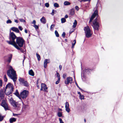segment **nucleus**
<instances>
[{"mask_svg":"<svg viewBox=\"0 0 123 123\" xmlns=\"http://www.w3.org/2000/svg\"><path fill=\"white\" fill-rule=\"evenodd\" d=\"M17 37L13 32H11L10 31L9 36L10 41H7L6 42L9 44L12 45L14 46L16 45L15 40L16 39Z\"/></svg>","mask_w":123,"mask_h":123,"instance_id":"obj_1","label":"nucleus"},{"mask_svg":"<svg viewBox=\"0 0 123 123\" xmlns=\"http://www.w3.org/2000/svg\"><path fill=\"white\" fill-rule=\"evenodd\" d=\"M5 88V93L6 95H8L13 92L14 88L13 85L9 83L6 85Z\"/></svg>","mask_w":123,"mask_h":123,"instance_id":"obj_2","label":"nucleus"},{"mask_svg":"<svg viewBox=\"0 0 123 123\" xmlns=\"http://www.w3.org/2000/svg\"><path fill=\"white\" fill-rule=\"evenodd\" d=\"M7 74L10 78L13 80L15 83L17 79L15 71L12 69L9 70L7 71Z\"/></svg>","mask_w":123,"mask_h":123,"instance_id":"obj_3","label":"nucleus"},{"mask_svg":"<svg viewBox=\"0 0 123 123\" xmlns=\"http://www.w3.org/2000/svg\"><path fill=\"white\" fill-rule=\"evenodd\" d=\"M15 42L16 44L20 48L22 47L24 43H25V41L23 38L20 37H17Z\"/></svg>","mask_w":123,"mask_h":123,"instance_id":"obj_4","label":"nucleus"},{"mask_svg":"<svg viewBox=\"0 0 123 123\" xmlns=\"http://www.w3.org/2000/svg\"><path fill=\"white\" fill-rule=\"evenodd\" d=\"M86 36L87 38L90 37L92 35V33L90 29L88 26H87L84 28Z\"/></svg>","mask_w":123,"mask_h":123,"instance_id":"obj_5","label":"nucleus"},{"mask_svg":"<svg viewBox=\"0 0 123 123\" xmlns=\"http://www.w3.org/2000/svg\"><path fill=\"white\" fill-rule=\"evenodd\" d=\"M29 92L28 91L24 90L20 94V96L23 99H25L28 95Z\"/></svg>","mask_w":123,"mask_h":123,"instance_id":"obj_6","label":"nucleus"},{"mask_svg":"<svg viewBox=\"0 0 123 123\" xmlns=\"http://www.w3.org/2000/svg\"><path fill=\"white\" fill-rule=\"evenodd\" d=\"M1 105L4 108L5 110H8V107L6 103V99L2 100Z\"/></svg>","mask_w":123,"mask_h":123,"instance_id":"obj_7","label":"nucleus"},{"mask_svg":"<svg viewBox=\"0 0 123 123\" xmlns=\"http://www.w3.org/2000/svg\"><path fill=\"white\" fill-rule=\"evenodd\" d=\"M10 102L12 105L15 108H17V109H19L20 107V104H18L17 102H16L12 99H11L10 100Z\"/></svg>","mask_w":123,"mask_h":123,"instance_id":"obj_8","label":"nucleus"},{"mask_svg":"<svg viewBox=\"0 0 123 123\" xmlns=\"http://www.w3.org/2000/svg\"><path fill=\"white\" fill-rule=\"evenodd\" d=\"M97 18H96L93 22V27L94 29L96 30H98L99 27L98 23L97 21Z\"/></svg>","mask_w":123,"mask_h":123,"instance_id":"obj_9","label":"nucleus"},{"mask_svg":"<svg viewBox=\"0 0 123 123\" xmlns=\"http://www.w3.org/2000/svg\"><path fill=\"white\" fill-rule=\"evenodd\" d=\"M98 11L97 10H96L94 11V13L92 16L91 18H90V20L89 22V23H91L92 20L95 18V17L97 16L98 15Z\"/></svg>","mask_w":123,"mask_h":123,"instance_id":"obj_10","label":"nucleus"},{"mask_svg":"<svg viewBox=\"0 0 123 123\" xmlns=\"http://www.w3.org/2000/svg\"><path fill=\"white\" fill-rule=\"evenodd\" d=\"M73 79L70 77H68L67 79L65 81V84H68L69 83L71 84L72 83Z\"/></svg>","mask_w":123,"mask_h":123,"instance_id":"obj_11","label":"nucleus"},{"mask_svg":"<svg viewBox=\"0 0 123 123\" xmlns=\"http://www.w3.org/2000/svg\"><path fill=\"white\" fill-rule=\"evenodd\" d=\"M48 88L47 87L46 85L42 83L41 84V88L40 89L41 91H46Z\"/></svg>","mask_w":123,"mask_h":123,"instance_id":"obj_12","label":"nucleus"},{"mask_svg":"<svg viewBox=\"0 0 123 123\" xmlns=\"http://www.w3.org/2000/svg\"><path fill=\"white\" fill-rule=\"evenodd\" d=\"M4 92L3 89H1L0 90V98L1 99H3L5 97Z\"/></svg>","mask_w":123,"mask_h":123,"instance_id":"obj_13","label":"nucleus"},{"mask_svg":"<svg viewBox=\"0 0 123 123\" xmlns=\"http://www.w3.org/2000/svg\"><path fill=\"white\" fill-rule=\"evenodd\" d=\"M50 62V60L49 59H46L44 61V67L45 68H46L47 67V64Z\"/></svg>","mask_w":123,"mask_h":123,"instance_id":"obj_14","label":"nucleus"},{"mask_svg":"<svg viewBox=\"0 0 123 123\" xmlns=\"http://www.w3.org/2000/svg\"><path fill=\"white\" fill-rule=\"evenodd\" d=\"M11 29L12 31L17 33H18L19 32V31L18 29L15 27H12L11 28Z\"/></svg>","mask_w":123,"mask_h":123,"instance_id":"obj_15","label":"nucleus"},{"mask_svg":"<svg viewBox=\"0 0 123 123\" xmlns=\"http://www.w3.org/2000/svg\"><path fill=\"white\" fill-rule=\"evenodd\" d=\"M8 58L6 61L9 63L11 61L12 57V55L10 54L8 55Z\"/></svg>","mask_w":123,"mask_h":123,"instance_id":"obj_16","label":"nucleus"},{"mask_svg":"<svg viewBox=\"0 0 123 123\" xmlns=\"http://www.w3.org/2000/svg\"><path fill=\"white\" fill-rule=\"evenodd\" d=\"M40 21L41 22L43 23V24H45L46 23V20L45 19V18L43 16L41 19Z\"/></svg>","mask_w":123,"mask_h":123,"instance_id":"obj_17","label":"nucleus"},{"mask_svg":"<svg viewBox=\"0 0 123 123\" xmlns=\"http://www.w3.org/2000/svg\"><path fill=\"white\" fill-rule=\"evenodd\" d=\"M16 49H17L18 50H20V51L22 53H23L24 52V51L23 49L22 48H20V47H19L18 46L17 44L15 45V46H14Z\"/></svg>","mask_w":123,"mask_h":123,"instance_id":"obj_18","label":"nucleus"},{"mask_svg":"<svg viewBox=\"0 0 123 123\" xmlns=\"http://www.w3.org/2000/svg\"><path fill=\"white\" fill-rule=\"evenodd\" d=\"M16 121V119L14 118H12L9 119V122L10 123H12Z\"/></svg>","mask_w":123,"mask_h":123,"instance_id":"obj_19","label":"nucleus"},{"mask_svg":"<svg viewBox=\"0 0 123 123\" xmlns=\"http://www.w3.org/2000/svg\"><path fill=\"white\" fill-rule=\"evenodd\" d=\"M29 74L30 75L32 76L34 75V72L32 69H31L29 71Z\"/></svg>","mask_w":123,"mask_h":123,"instance_id":"obj_20","label":"nucleus"},{"mask_svg":"<svg viewBox=\"0 0 123 123\" xmlns=\"http://www.w3.org/2000/svg\"><path fill=\"white\" fill-rule=\"evenodd\" d=\"M22 84L25 86H28V84L26 81L25 80Z\"/></svg>","mask_w":123,"mask_h":123,"instance_id":"obj_21","label":"nucleus"},{"mask_svg":"<svg viewBox=\"0 0 123 123\" xmlns=\"http://www.w3.org/2000/svg\"><path fill=\"white\" fill-rule=\"evenodd\" d=\"M74 13V10L73 9H72L71 10V11L70 12V14L71 15H73Z\"/></svg>","mask_w":123,"mask_h":123,"instance_id":"obj_22","label":"nucleus"},{"mask_svg":"<svg viewBox=\"0 0 123 123\" xmlns=\"http://www.w3.org/2000/svg\"><path fill=\"white\" fill-rule=\"evenodd\" d=\"M76 43V41L75 40H74L73 42L72 43V48H74V46L75 45Z\"/></svg>","mask_w":123,"mask_h":123,"instance_id":"obj_23","label":"nucleus"},{"mask_svg":"<svg viewBox=\"0 0 123 123\" xmlns=\"http://www.w3.org/2000/svg\"><path fill=\"white\" fill-rule=\"evenodd\" d=\"M14 94L17 97H19L20 96L19 94V93L17 90H16V92L14 93Z\"/></svg>","mask_w":123,"mask_h":123,"instance_id":"obj_24","label":"nucleus"},{"mask_svg":"<svg viewBox=\"0 0 123 123\" xmlns=\"http://www.w3.org/2000/svg\"><path fill=\"white\" fill-rule=\"evenodd\" d=\"M70 3L68 1H65L64 2V4L65 5L67 6L70 5Z\"/></svg>","mask_w":123,"mask_h":123,"instance_id":"obj_25","label":"nucleus"},{"mask_svg":"<svg viewBox=\"0 0 123 123\" xmlns=\"http://www.w3.org/2000/svg\"><path fill=\"white\" fill-rule=\"evenodd\" d=\"M77 24V21L76 20H75L74 22L73 23V27L74 28L75 27Z\"/></svg>","mask_w":123,"mask_h":123,"instance_id":"obj_26","label":"nucleus"},{"mask_svg":"<svg viewBox=\"0 0 123 123\" xmlns=\"http://www.w3.org/2000/svg\"><path fill=\"white\" fill-rule=\"evenodd\" d=\"M18 80L20 82V83H22L24 82V81L25 80H24L23 79L21 78H19Z\"/></svg>","mask_w":123,"mask_h":123,"instance_id":"obj_27","label":"nucleus"},{"mask_svg":"<svg viewBox=\"0 0 123 123\" xmlns=\"http://www.w3.org/2000/svg\"><path fill=\"white\" fill-rule=\"evenodd\" d=\"M57 114L58 116L59 117H61L62 116V112H58L57 113Z\"/></svg>","mask_w":123,"mask_h":123,"instance_id":"obj_28","label":"nucleus"},{"mask_svg":"<svg viewBox=\"0 0 123 123\" xmlns=\"http://www.w3.org/2000/svg\"><path fill=\"white\" fill-rule=\"evenodd\" d=\"M36 56L38 60V61H39L41 59L40 56L37 53L36 54Z\"/></svg>","mask_w":123,"mask_h":123,"instance_id":"obj_29","label":"nucleus"},{"mask_svg":"<svg viewBox=\"0 0 123 123\" xmlns=\"http://www.w3.org/2000/svg\"><path fill=\"white\" fill-rule=\"evenodd\" d=\"M61 23H65L66 21V20L65 18H63L61 19Z\"/></svg>","mask_w":123,"mask_h":123,"instance_id":"obj_30","label":"nucleus"},{"mask_svg":"<svg viewBox=\"0 0 123 123\" xmlns=\"http://www.w3.org/2000/svg\"><path fill=\"white\" fill-rule=\"evenodd\" d=\"M4 116H2V115L0 114V121H2L4 119Z\"/></svg>","mask_w":123,"mask_h":123,"instance_id":"obj_31","label":"nucleus"},{"mask_svg":"<svg viewBox=\"0 0 123 123\" xmlns=\"http://www.w3.org/2000/svg\"><path fill=\"white\" fill-rule=\"evenodd\" d=\"M55 33L56 36L57 37H59V35L57 31L56 30H55Z\"/></svg>","mask_w":123,"mask_h":123,"instance_id":"obj_32","label":"nucleus"},{"mask_svg":"<svg viewBox=\"0 0 123 123\" xmlns=\"http://www.w3.org/2000/svg\"><path fill=\"white\" fill-rule=\"evenodd\" d=\"M4 80L5 82L7 81V79L6 78V75H4Z\"/></svg>","mask_w":123,"mask_h":123,"instance_id":"obj_33","label":"nucleus"},{"mask_svg":"<svg viewBox=\"0 0 123 123\" xmlns=\"http://www.w3.org/2000/svg\"><path fill=\"white\" fill-rule=\"evenodd\" d=\"M54 6L56 7H59V4L57 3H55L54 5Z\"/></svg>","mask_w":123,"mask_h":123,"instance_id":"obj_34","label":"nucleus"},{"mask_svg":"<svg viewBox=\"0 0 123 123\" xmlns=\"http://www.w3.org/2000/svg\"><path fill=\"white\" fill-rule=\"evenodd\" d=\"M66 111L68 113L70 112V109L69 108V107H65Z\"/></svg>","mask_w":123,"mask_h":123,"instance_id":"obj_35","label":"nucleus"},{"mask_svg":"<svg viewBox=\"0 0 123 123\" xmlns=\"http://www.w3.org/2000/svg\"><path fill=\"white\" fill-rule=\"evenodd\" d=\"M55 26V25L54 24L51 25L50 27V30H52L53 28Z\"/></svg>","mask_w":123,"mask_h":123,"instance_id":"obj_36","label":"nucleus"},{"mask_svg":"<svg viewBox=\"0 0 123 123\" xmlns=\"http://www.w3.org/2000/svg\"><path fill=\"white\" fill-rule=\"evenodd\" d=\"M69 107V104L68 102H66L65 107Z\"/></svg>","mask_w":123,"mask_h":123,"instance_id":"obj_37","label":"nucleus"},{"mask_svg":"<svg viewBox=\"0 0 123 123\" xmlns=\"http://www.w3.org/2000/svg\"><path fill=\"white\" fill-rule=\"evenodd\" d=\"M45 6L47 7H48L49 6V4L48 3H46L45 4Z\"/></svg>","mask_w":123,"mask_h":123,"instance_id":"obj_38","label":"nucleus"},{"mask_svg":"<svg viewBox=\"0 0 123 123\" xmlns=\"http://www.w3.org/2000/svg\"><path fill=\"white\" fill-rule=\"evenodd\" d=\"M12 22L11 21L10 19L6 21V23L7 24L11 23Z\"/></svg>","mask_w":123,"mask_h":123,"instance_id":"obj_39","label":"nucleus"},{"mask_svg":"<svg viewBox=\"0 0 123 123\" xmlns=\"http://www.w3.org/2000/svg\"><path fill=\"white\" fill-rule=\"evenodd\" d=\"M19 20L21 22H25V20L22 18L20 19H19Z\"/></svg>","mask_w":123,"mask_h":123,"instance_id":"obj_40","label":"nucleus"},{"mask_svg":"<svg viewBox=\"0 0 123 123\" xmlns=\"http://www.w3.org/2000/svg\"><path fill=\"white\" fill-rule=\"evenodd\" d=\"M36 29H37L38 28V27L36 25H34L33 26Z\"/></svg>","mask_w":123,"mask_h":123,"instance_id":"obj_41","label":"nucleus"},{"mask_svg":"<svg viewBox=\"0 0 123 123\" xmlns=\"http://www.w3.org/2000/svg\"><path fill=\"white\" fill-rule=\"evenodd\" d=\"M80 98L81 99H83L84 98V96L83 95H80Z\"/></svg>","mask_w":123,"mask_h":123,"instance_id":"obj_42","label":"nucleus"},{"mask_svg":"<svg viewBox=\"0 0 123 123\" xmlns=\"http://www.w3.org/2000/svg\"><path fill=\"white\" fill-rule=\"evenodd\" d=\"M59 120L60 121V123H64L62 119L60 118H59Z\"/></svg>","mask_w":123,"mask_h":123,"instance_id":"obj_43","label":"nucleus"},{"mask_svg":"<svg viewBox=\"0 0 123 123\" xmlns=\"http://www.w3.org/2000/svg\"><path fill=\"white\" fill-rule=\"evenodd\" d=\"M22 103H23V109H25V108H26V105H25V104H24L23 102H22Z\"/></svg>","mask_w":123,"mask_h":123,"instance_id":"obj_44","label":"nucleus"},{"mask_svg":"<svg viewBox=\"0 0 123 123\" xmlns=\"http://www.w3.org/2000/svg\"><path fill=\"white\" fill-rule=\"evenodd\" d=\"M57 76L58 79H60V75L58 73H57L56 74Z\"/></svg>","mask_w":123,"mask_h":123,"instance_id":"obj_45","label":"nucleus"},{"mask_svg":"<svg viewBox=\"0 0 123 123\" xmlns=\"http://www.w3.org/2000/svg\"><path fill=\"white\" fill-rule=\"evenodd\" d=\"M60 78L58 79V80L56 82L55 84H58L59 83V81H60Z\"/></svg>","mask_w":123,"mask_h":123,"instance_id":"obj_46","label":"nucleus"},{"mask_svg":"<svg viewBox=\"0 0 123 123\" xmlns=\"http://www.w3.org/2000/svg\"><path fill=\"white\" fill-rule=\"evenodd\" d=\"M65 35H66L65 33V32H63V33L62 34V36L63 37H64Z\"/></svg>","mask_w":123,"mask_h":123,"instance_id":"obj_47","label":"nucleus"},{"mask_svg":"<svg viewBox=\"0 0 123 123\" xmlns=\"http://www.w3.org/2000/svg\"><path fill=\"white\" fill-rule=\"evenodd\" d=\"M18 28L21 31L23 29V28L22 27L20 26H18Z\"/></svg>","mask_w":123,"mask_h":123,"instance_id":"obj_48","label":"nucleus"},{"mask_svg":"<svg viewBox=\"0 0 123 123\" xmlns=\"http://www.w3.org/2000/svg\"><path fill=\"white\" fill-rule=\"evenodd\" d=\"M54 11H55L53 9V10H52V13L51 14L52 15H54Z\"/></svg>","mask_w":123,"mask_h":123,"instance_id":"obj_49","label":"nucleus"},{"mask_svg":"<svg viewBox=\"0 0 123 123\" xmlns=\"http://www.w3.org/2000/svg\"><path fill=\"white\" fill-rule=\"evenodd\" d=\"M2 86V80H0V87H1Z\"/></svg>","mask_w":123,"mask_h":123,"instance_id":"obj_50","label":"nucleus"},{"mask_svg":"<svg viewBox=\"0 0 123 123\" xmlns=\"http://www.w3.org/2000/svg\"><path fill=\"white\" fill-rule=\"evenodd\" d=\"M75 9L77 10L78 11L79 10V8L78 6H76L75 7Z\"/></svg>","mask_w":123,"mask_h":123,"instance_id":"obj_51","label":"nucleus"},{"mask_svg":"<svg viewBox=\"0 0 123 123\" xmlns=\"http://www.w3.org/2000/svg\"><path fill=\"white\" fill-rule=\"evenodd\" d=\"M75 84L80 89V90H82V89L80 88V87L79 86H78L77 84V83H76V82H75Z\"/></svg>","mask_w":123,"mask_h":123,"instance_id":"obj_52","label":"nucleus"},{"mask_svg":"<svg viewBox=\"0 0 123 123\" xmlns=\"http://www.w3.org/2000/svg\"><path fill=\"white\" fill-rule=\"evenodd\" d=\"M66 76V74H64L63 75V77L64 79H65Z\"/></svg>","mask_w":123,"mask_h":123,"instance_id":"obj_53","label":"nucleus"},{"mask_svg":"<svg viewBox=\"0 0 123 123\" xmlns=\"http://www.w3.org/2000/svg\"><path fill=\"white\" fill-rule=\"evenodd\" d=\"M32 24H34V25H35V24L36 23V21L35 20H33V22H32Z\"/></svg>","mask_w":123,"mask_h":123,"instance_id":"obj_54","label":"nucleus"},{"mask_svg":"<svg viewBox=\"0 0 123 123\" xmlns=\"http://www.w3.org/2000/svg\"><path fill=\"white\" fill-rule=\"evenodd\" d=\"M59 68L60 69V70H61L62 69V66L60 65L59 66Z\"/></svg>","mask_w":123,"mask_h":123,"instance_id":"obj_55","label":"nucleus"},{"mask_svg":"<svg viewBox=\"0 0 123 123\" xmlns=\"http://www.w3.org/2000/svg\"><path fill=\"white\" fill-rule=\"evenodd\" d=\"M13 116H17L18 115V114H16L13 113Z\"/></svg>","mask_w":123,"mask_h":123,"instance_id":"obj_56","label":"nucleus"},{"mask_svg":"<svg viewBox=\"0 0 123 123\" xmlns=\"http://www.w3.org/2000/svg\"><path fill=\"white\" fill-rule=\"evenodd\" d=\"M74 31L73 30L71 31V30L69 31V33L70 34H71L72 32Z\"/></svg>","mask_w":123,"mask_h":123,"instance_id":"obj_57","label":"nucleus"},{"mask_svg":"<svg viewBox=\"0 0 123 123\" xmlns=\"http://www.w3.org/2000/svg\"><path fill=\"white\" fill-rule=\"evenodd\" d=\"M68 15H66L65 16V18H68Z\"/></svg>","mask_w":123,"mask_h":123,"instance_id":"obj_58","label":"nucleus"},{"mask_svg":"<svg viewBox=\"0 0 123 123\" xmlns=\"http://www.w3.org/2000/svg\"><path fill=\"white\" fill-rule=\"evenodd\" d=\"M14 22L17 23H18V20L17 19H15L14 20Z\"/></svg>","mask_w":123,"mask_h":123,"instance_id":"obj_59","label":"nucleus"},{"mask_svg":"<svg viewBox=\"0 0 123 123\" xmlns=\"http://www.w3.org/2000/svg\"><path fill=\"white\" fill-rule=\"evenodd\" d=\"M25 32L26 33H27V30L26 29H25Z\"/></svg>","mask_w":123,"mask_h":123,"instance_id":"obj_60","label":"nucleus"},{"mask_svg":"<svg viewBox=\"0 0 123 123\" xmlns=\"http://www.w3.org/2000/svg\"><path fill=\"white\" fill-rule=\"evenodd\" d=\"M90 0H82V1H90Z\"/></svg>","mask_w":123,"mask_h":123,"instance_id":"obj_61","label":"nucleus"},{"mask_svg":"<svg viewBox=\"0 0 123 123\" xmlns=\"http://www.w3.org/2000/svg\"><path fill=\"white\" fill-rule=\"evenodd\" d=\"M78 94H79L80 96V95H81V93H80V92H78Z\"/></svg>","mask_w":123,"mask_h":123,"instance_id":"obj_62","label":"nucleus"},{"mask_svg":"<svg viewBox=\"0 0 123 123\" xmlns=\"http://www.w3.org/2000/svg\"><path fill=\"white\" fill-rule=\"evenodd\" d=\"M37 87L38 88H40V87L39 85H37Z\"/></svg>","mask_w":123,"mask_h":123,"instance_id":"obj_63","label":"nucleus"},{"mask_svg":"<svg viewBox=\"0 0 123 123\" xmlns=\"http://www.w3.org/2000/svg\"><path fill=\"white\" fill-rule=\"evenodd\" d=\"M58 110L59 111H62V110L61 109L59 108Z\"/></svg>","mask_w":123,"mask_h":123,"instance_id":"obj_64","label":"nucleus"}]
</instances>
